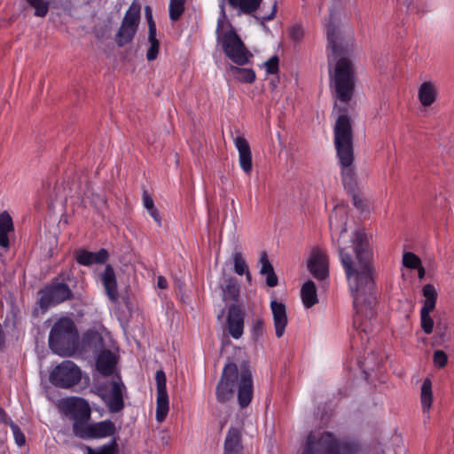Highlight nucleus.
Returning a JSON list of instances; mask_svg holds the SVG:
<instances>
[{
  "label": "nucleus",
  "instance_id": "nucleus-1",
  "mask_svg": "<svg viewBox=\"0 0 454 454\" xmlns=\"http://www.w3.org/2000/svg\"><path fill=\"white\" fill-rule=\"evenodd\" d=\"M347 212L343 206H336L330 215L332 237L338 235L339 253L345 270L349 289L354 298V326L365 335L377 327L375 305L377 297L373 279V252L367 236L354 232L351 241L355 257L345 251L342 239L346 233Z\"/></svg>",
  "mask_w": 454,
  "mask_h": 454
},
{
  "label": "nucleus",
  "instance_id": "nucleus-2",
  "mask_svg": "<svg viewBox=\"0 0 454 454\" xmlns=\"http://www.w3.org/2000/svg\"><path fill=\"white\" fill-rule=\"evenodd\" d=\"M328 41L330 86L336 98L334 110L339 116L334 126V145L341 165L344 187L352 192L356 184L353 167L354 150L351 122L346 114V106L351 99L355 88V67L343 48L338 24L330 18L325 25Z\"/></svg>",
  "mask_w": 454,
  "mask_h": 454
},
{
  "label": "nucleus",
  "instance_id": "nucleus-3",
  "mask_svg": "<svg viewBox=\"0 0 454 454\" xmlns=\"http://www.w3.org/2000/svg\"><path fill=\"white\" fill-rule=\"evenodd\" d=\"M235 392L239 406L247 407L253 396L252 376L247 369L239 372L234 363H229L224 366L216 387V398L221 403H226L234 397Z\"/></svg>",
  "mask_w": 454,
  "mask_h": 454
},
{
  "label": "nucleus",
  "instance_id": "nucleus-4",
  "mask_svg": "<svg viewBox=\"0 0 454 454\" xmlns=\"http://www.w3.org/2000/svg\"><path fill=\"white\" fill-rule=\"evenodd\" d=\"M221 14L217 20V40L226 56L238 65H245L251 56L243 42L232 28L225 13V4H220Z\"/></svg>",
  "mask_w": 454,
  "mask_h": 454
},
{
  "label": "nucleus",
  "instance_id": "nucleus-5",
  "mask_svg": "<svg viewBox=\"0 0 454 454\" xmlns=\"http://www.w3.org/2000/svg\"><path fill=\"white\" fill-rule=\"evenodd\" d=\"M78 332L74 323L68 317L58 319L49 335V346L57 355L69 356L76 349Z\"/></svg>",
  "mask_w": 454,
  "mask_h": 454
},
{
  "label": "nucleus",
  "instance_id": "nucleus-6",
  "mask_svg": "<svg viewBox=\"0 0 454 454\" xmlns=\"http://www.w3.org/2000/svg\"><path fill=\"white\" fill-rule=\"evenodd\" d=\"M354 446L336 438L329 432H311L307 437L302 454H352Z\"/></svg>",
  "mask_w": 454,
  "mask_h": 454
},
{
  "label": "nucleus",
  "instance_id": "nucleus-7",
  "mask_svg": "<svg viewBox=\"0 0 454 454\" xmlns=\"http://www.w3.org/2000/svg\"><path fill=\"white\" fill-rule=\"evenodd\" d=\"M81 377L80 368L74 362L66 360L52 370L50 380L59 387L67 388L79 383Z\"/></svg>",
  "mask_w": 454,
  "mask_h": 454
},
{
  "label": "nucleus",
  "instance_id": "nucleus-8",
  "mask_svg": "<svg viewBox=\"0 0 454 454\" xmlns=\"http://www.w3.org/2000/svg\"><path fill=\"white\" fill-rule=\"evenodd\" d=\"M40 307L46 310L52 306L70 300L73 292L65 283L53 282L43 290L40 291Z\"/></svg>",
  "mask_w": 454,
  "mask_h": 454
},
{
  "label": "nucleus",
  "instance_id": "nucleus-9",
  "mask_svg": "<svg viewBox=\"0 0 454 454\" xmlns=\"http://www.w3.org/2000/svg\"><path fill=\"white\" fill-rule=\"evenodd\" d=\"M139 15L140 6L138 4L133 3L126 12L121 27L115 35V43L120 46L129 43L134 37L139 21Z\"/></svg>",
  "mask_w": 454,
  "mask_h": 454
},
{
  "label": "nucleus",
  "instance_id": "nucleus-10",
  "mask_svg": "<svg viewBox=\"0 0 454 454\" xmlns=\"http://www.w3.org/2000/svg\"><path fill=\"white\" fill-rule=\"evenodd\" d=\"M73 432L76 436L82 439L102 438L114 434V424L110 420H104L98 423L74 421L73 424Z\"/></svg>",
  "mask_w": 454,
  "mask_h": 454
},
{
  "label": "nucleus",
  "instance_id": "nucleus-11",
  "mask_svg": "<svg viewBox=\"0 0 454 454\" xmlns=\"http://www.w3.org/2000/svg\"><path fill=\"white\" fill-rule=\"evenodd\" d=\"M166 375L162 370L155 373V381L157 387L156 396V420L161 423L165 420L169 411V401L167 393Z\"/></svg>",
  "mask_w": 454,
  "mask_h": 454
},
{
  "label": "nucleus",
  "instance_id": "nucleus-12",
  "mask_svg": "<svg viewBox=\"0 0 454 454\" xmlns=\"http://www.w3.org/2000/svg\"><path fill=\"white\" fill-rule=\"evenodd\" d=\"M307 267L311 275L317 280L325 281L329 277L328 257L320 248H314L307 262Z\"/></svg>",
  "mask_w": 454,
  "mask_h": 454
},
{
  "label": "nucleus",
  "instance_id": "nucleus-13",
  "mask_svg": "<svg viewBox=\"0 0 454 454\" xmlns=\"http://www.w3.org/2000/svg\"><path fill=\"white\" fill-rule=\"evenodd\" d=\"M270 310L273 317L275 334L278 338H281L288 324L286 307L284 303L272 300L270 301Z\"/></svg>",
  "mask_w": 454,
  "mask_h": 454
},
{
  "label": "nucleus",
  "instance_id": "nucleus-14",
  "mask_svg": "<svg viewBox=\"0 0 454 454\" xmlns=\"http://www.w3.org/2000/svg\"><path fill=\"white\" fill-rule=\"evenodd\" d=\"M86 195V192L82 185V181L74 179L72 184L68 187V191L66 188L59 185L54 189V198L51 199L50 207L53 206V200H59L62 204L66 203L67 196L73 197L77 196L82 198Z\"/></svg>",
  "mask_w": 454,
  "mask_h": 454
},
{
  "label": "nucleus",
  "instance_id": "nucleus-15",
  "mask_svg": "<svg viewBox=\"0 0 454 454\" xmlns=\"http://www.w3.org/2000/svg\"><path fill=\"white\" fill-rule=\"evenodd\" d=\"M74 254L77 262L83 266L103 264L109 259V253L105 248H101L98 252L80 249L75 251Z\"/></svg>",
  "mask_w": 454,
  "mask_h": 454
},
{
  "label": "nucleus",
  "instance_id": "nucleus-16",
  "mask_svg": "<svg viewBox=\"0 0 454 454\" xmlns=\"http://www.w3.org/2000/svg\"><path fill=\"white\" fill-rule=\"evenodd\" d=\"M234 145L239 152V161L241 169L246 174L252 171V155L248 142L242 137L234 139Z\"/></svg>",
  "mask_w": 454,
  "mask_h": 454
},
{
  "label": "nucleus",
  "instance_id": "nucleus-17",
  "mask_svg": "<svg viewBox=\"0 0 454 454\" xmlns=\"http://www.w3.org/2000/svg\"><path fill=\"white\" fill-rule=\"evenodd\" d=\"M228 330L231 336L234 339H239L243 334L244 319L241 310L232 306L230 308L227 317Z\"/></svg>",
  "mask_w": 454,
  "mask_h": 454
},
{
  "label": "nucleus",
  "instance_id": "nucleus-18",
  "mask_svg": "<svg viewBox=\"0 0 454 454\" xmlns=\"http://www.w3.org/2000/svg\"><path fill=\"white\" fill-rule=\"evenodd\" d=\"M67 407L73 414L74 421L86 422L90 417V408L88 403L82 398H72L67 401Z\"/></svg>",
  "mask_w": 454,
  "mask_h": 454
},
{
  "label": "nucleus",
  "instance_id": "nucleus-19",
  "mask_svg": "<svg viewBox=\"0 0 454 454\" xmlns=\"http://www.w3.org/2000/svg\"><path fill=\"white\" fill-rule=\"evenodd\" d=\"M241 432L239 428L231 427L226 434L223 454H242Z\"/></svg>",
  "mask_w": 454,
  "mask_h": 454
},
{
  "label": "nucleus",
  "instance_id": "nucleus-20",
  "mask_svg": "<svg viewBox=\"0 0 454 454\" xmlns=\"http://www.w3.org/2000/svg\"><path fill=\"white\" fill-rule=\"evenodd\" d=\"M96 36L98 39L97 46L102 51L107 57H110L113 51L114 41L111 36V27L97 26L96 27Z\"/></svg>",
  "mask_w": 454,
  "mask_h": 454
},
{
  "label": "nucleus",
  "instance_id": "nucleus-21",
  "mask_svg": "<svg viewBox=\"0 0 454 454\" xmlns=\"http://www.w3.org/2000/svg\"><path fill=\"white\" fill-rule=\"evenodd\" d=\"M96 369L103 376L114 373V354L110 350L104 349L98 354Z\"/></svg>",
  "mask_w": 454,
  "mask_h": 454
},
{
  "label": "nucleus",
  "instance_id": "nucleus-22",
  "mask_svg": "<svg viewBox=\"0 0 454 454\" xmlns=\"http://www.w3.org/2000/svg\"><path fill=\"white\" fill-rule=\"evenodd\" d=\"M419 100L423 106H431L436 99L437 88L431 82H424L419 88Z\"/></svg>",
  "mask_w": 454,
  "mask_h": 454
},
{
  "label": "nucleus",
  "instance_id": "nucleus-23",
  "mask_svg": "<svg viewBox=\"0 0 454 454\" xmlns=\"http://www.w3.org/2000/svg\"><path fill=\"white\" fill-rule=\"evenodd\" d=\"M82 348L99 354L104 348L103 338L97 331H88L82 338Z\"/></svg>",
  "mask_w": 454,
  "mask_h": 454
},
{
  "label": "nucleus",
  "instance_id": "nucleus-24",
  "mask_svg": "<svg viewBox=\"0 0 454 454\" xmlns=\"http://www.w3.org/2000/svg\"><path fill=\"white\" fill-rule=\"evenodd\" d=\"M301 298L306 309H309L318 302L317 287L312 280H308L302 285Z\"/></svg>",
  "mask_w": 454,
  "mask_h": 454
},
{
  "label": "nucleus",
  "instance_id": "nucleus-25",
  "mask_svg": "<svg viewBox=\"0 0 454 454\" xmlns=\"http://www.w3.org/2000/svg\"><path fill=\"white\" fill-rule=\"evenodd\" d=\"M12 230V217L6 211H4L0 214V246L5 249L9 247L8 233Z\"/></svg>",
  "mask_w": 454,
  "mask_h": 454
},
{
  "label": "nucleus",
  "instance_id": "nucleus-26",
  "mask_svg": "<svg viewBox=\"0 0 454 454\" xmlns=\"http://www.w3.org/2000/svg\"><path fill=\"white\" fill-rule=\"evenodd\" d=\"M106 294L110 301H114V267L107 264L102 272L98 273Z\"/></svg>",
  "mask_w": 454,
  "mask_h": 454
},
{
  "label": "nucleus",
  "instance_id": "nucleus-27",
  "mask_svg": "<svg viewBox=\"0 0 454 454\" xmlns=\"http://www.w3.org/2000/svg\"><path fill=\"white\" fill-rule=\"evenodd\" d=\"M148 41L150 43V46L146 52V59L148 61H153L156 59L158 53H159V42L156 39V26L153 21V20H149V35H148Z\"/></svg>",
  "mask_w": 454,
  "mask_h": 454
},
{
  "label": "nucleus",
  "instance_id": "nucleus-28",
  "mask_svg": "<svg viewBox=\"0 0 454 454\" xmlns=\"http://www.w3.org/2000/svg\"><path fill=\"white\" fill-rule=\"evenodd\" d=\"M261 270L260 272L262 275H266L267 285L273 287L278 285V278L273 270V267L268 260L267 254L265 252L261 254L260 256Z\"/></svg>",
  "mask_w": 454,
  "mask_h": 454
},
{
  "label": "nucleus",
  "instance_id": "nucleus-29",
  "mask_svg": "<svg viewBox=\"0 0 454 454\" xmlns=\"http://www.w3.org/2000/svg\"><path fill=\"white\" fill-rule=\"evenodd\" d=\"M420 402L423 413H429L433 402L432 383L429 379H426L421 386Z\"/></svg>",
  "mask_w": 454,
  "mask_h": 454
},
{
  "label": "nucleus",
  "instance_id": "nucleus-30",
  "mask_svg": "<svg viewBox=\"0 0 454 454\" xmlns=\"http://www.w3.org/2000/svg\"><path fill=\"white\" fill-rule=\"evenodd\" d=\"M423 296L425 298L423 301L422 310H434L437 300V292L434 286L431 284H427L422 289Z\"/></svg>",
  "mask_w": 454,
  "mask_h": 454
},
{
  "label": "nucleus",
  "instance_id": "nucleus-31",
  "mask_svg": "<svg viewBox=\"0 0 454 454\" xmlns=\"http://www.w3.org/2000/svg\"><path fill=\"white\" fill-rule=\"evenodd\" d=\"M234 272L239 276L246 275L248 281L251 280V275L248 271L247 262L240 251H235L231 254Z\"/></svg>",
  "mask_w": 454,
  "mask_h": 454
},
{
  "label": "nucleus",
  "instance_id": "nucleus-32",
  "mask_svg": "<svg viewBox=\"0 0 454 454\" xmlns=\"http://www.w3.org/2000/svg\"><path fill=\"white\" fill-rule=\"evenodd\" d=\"M0 421L8 424L12 429L15 442L18 446H22L26 442V438L20 428L7 418L5 412L0 408Z\"/></svg>",
  "mask_w": 454,
  "mask_h": 454
},
{
  "label": "nucleus",
  "instance_id": "nucleus-33",
  "mask_svg": "<svg viewBox=\"0 0 454 454\" xmlns=\"http://www.w3.org/2000/svg\"><path fill=\"white\" fill-rule=\"evenodd\" d=\"M262 0H228L229 4L241 12L251 13L258 9Z\"/></svg>",
  "mask_w": 454,
  "mask_h": 454
},
{
  "label": "nucleus",
  "instance_id": "nucleus-34",
  "mask_svg": "<svg viewBox=\"0 0 454 454\" xmlns=\"http://www.w3.org/2000/svg\"><path fill=\"white\" fill-rule=\"evenodd\" d=\"M127 397L126 387L115 372V412L121 411L124 404L123 400Z\"/></svg>",
  "mask_w": 454,
  "mask_h": 454
},
{
  "label": "nucleus",
  "instance_id": "nucleus-35",
  "mask_svg": "<svg viewBox=\"0 0 454 454\" xmlns=\"http://www.w3.org/2000/svg\"><path fill=\"white\" fill-rule=\"evenodd\" d=\"M230 70L234 77L239 82L251 83L255 80V74L251 68L231 67Z\"/></svg>",
  "mask_w": 454,
  "mask_h": 454
},
{
  "label": "nucleus",
  "instance_id": "nucleus-36",
  "mask_svg": "<svg viewBox=\"0 0 454 454\" xmlns=\"http://www.w3.org/2000/svg\"><path fill=\"white\" fill-rule=\"evenodd\" d=\"M27 4L35 10L34 15L43 18L47 15L49 7V0H26Z\"/></svg>",
  "mask_w": 454,
  "mask_h": 454
},
{
  "label": "nucleus",
  "instance_id": "nucleus-37",
  "mask_svg": "<svg viewBox=\"0 0 454 454\" xmlns=\"http://www.w3.org/2000/svg\"><path fill=\"white\" fill-rule=\"evenodd\" d=\"M185 0H170L169 17L172 20H177L184 11Z\"/></svg>",
  "mask_w": 454,
  "mask_h": 454
},
{
  "label": "nucleus",
  "instance_id": "nucleus-38",
  "mask_svg": "<svg viewBox=\"0 0 454 454\" xmlns=\"http://www.w3.org/2000/svg\"><path fill=\"white\" fill-rule=\"evenodd\" d=\"M432 310H420L421 328L427 334L433 332L434 321L430 317Z\"/></svg>",
  "mask_w": 454,
  "mask_h": 454
},
{
  "label": "nucleus",
  "instance_id": "nucleus-39",
  "mask_svg": "<svg viewBox=\"0 0 454 454\" xmlns=\"http://www.w3.org/2000/svg\"><path fill=\"white\" fill-rule=\"evenodd\" d=\"M421 260L411 252H405L403 254V264L408 269H416L419 267Z\"/></svg>",
  "mask_w": 454,
  "mask_h": 454
},
{
  "label": "nucleus",
  "instance_id": "nucleus-40",
  "mask_svg": "<svg viewBox=\"0 0 454 454\" xmlns=\"http://www.w3.org/2000/svg\"><path fill=\"white\" fill-rule=\"evenodd\" d=\"M87 454H114V438L107 445L98 449H92L89 446L86 447Z\"/></svg>",
  "mask_w": 454,
  "mask_h": 454
},
{
  "label": "nucleus",
  "instance_id": "nucleus-41",
  "mask_svg": "<svg viewBox=\"0 0 454 454\" xmlns=\"http://www.w3.org/2000/svg\"><path fill=\"white\" fill-rule=\"evenodd\" d=\"M49 7L51 9L61 10L63 12H69V0H49Z\"/></svg>",
  "mask_w": 454,
  "mask_h": 454
},
{
  "label": "nucleus",
  "instance_id": "nucleus-42",
  "mask_svg": "<svg viewBox=\"0 0 454 454\" xmlns=\"http://www.w3.org/2000/svg\"><path fill=\"white\" fill-rule=\"evenodd\" d=\"M263 67H265L267 74H276L278 71V57H271L270 59L263 63Z\"/></svg>",
  "mask_w": 454,
  "mask_h": 454
},
{
  "label": "nucleus",
  "instance_id": "nucleus-43",
  "mask_svg": "<svg viewBox=\"0 0 454 454\" xmlns=\"http://www.w3.org/2000/svg\"><path fill=\"white\" fill-rule=\"evenodd\" d=\"M264 333V324L262 320H256L254 322L252 335L253 338L257 340L261 338Z\"/></svg>",
  "mask_w": 454,
  "mask_h": 454
},
{
  "label": "nucleus",
  "instance_id": "nucleus-44",
  "mask_svg": "<svg viewBox=\"0 0 454 454\" xmlns=\"http://www.w3.org/2000/svg\"><path fill=\"white\" fill-rule=\"evenodd\" d=\"M447 361V355L442 350H436L434 353V363L436 366L442 368L446 365Z\"/></svg>",
  "mask_w": 454,
  "mask_h": 454
},
{
  "label": "nucleus",
  "instance_id": "nucleus-45",
  "mask_svg": "<svg viewBox=\"0 0 454 454\" xmlns=\"http://www.w3.org/2000/svg\"><path fill=\"white\" fill-rule=\"evenodd\" d=\"M303 28L301 25H294L292 27L290 35L294 41H299L303 36Z\"/></svg>",
  "mask_w": 454,
  "mask_h": 454
},
{
  "label": "nucleus",
  "instance_id": "nucleus-46",
  "mask_svg": "<svg viewBox=\"0 0 454 454\" xmlns=\"http://www.w3.org/2000/svg\"><path fill=\"white\" fill-rule=\"evenodd\" d=\"M143 204L147 210L154 207L153 200L146 192L143 194Z\"/></svg>",
  "mask_w": 454,
  "mask_h": 454
},
{
  "label": "nucleus",
  "instance_id": "nucleus-47",
  "mask_svg": "<svg viewBox=\"0 0 454 454\" xmlns=\"http://www.w3.org/2000/svg\"><path fill=\"white\" fill-rule=\"evenodd\" d=\"M353 203H354V206L356 208H358L359 210H364L365 209L364 201L358 195H354L353 196Z\"/></svg>",
  "mask_w": 454,
  "mask_h": 454
},
{
  "label": "nucleus",
  "instance_id": "nucleus-48",
  "mask_svg": "<svg viewBox=\"0 0 454 454\" xmlns=\"http://www.w3.org/2000/svg\"><path fill=\"white\" fill-rule=\"evenodd\" d=\"M148 212L150 215L153 218V220L158 223V225H160L161 219L158 210L155 207H153V209L148 210Z\"/></svg>",
  "mask_w": 454,
  "mask_h": 454
},
{
  "label": "nucleus",
  "instance_id": "nucleus-49",
  "mask_svg": "<svg viewBox=\"0 0 454 454\" xmlns=\"http://www.w3.org/2000/svg\"><path fill=\"white\" fill-rule=\"evenodd\" d=\"M276 6H277V4H276V3H274L270 13L269 15H267V16H263V17L261 18L262 23H263L265 21L271 20L274 19V17L276 15Z\"/></svg>",
  "mask_w": 454,
  "mask_h": 454
},
{
  "label": "nucleus",
  "instance_id": "nucleus-50",
  "mask_svg": "<svg viewBox=\"0 0 454 454\" xmlns=\"http://www.w3.org/2000/svg\"><path fill=\"white\" fill-rule=\"evenodd\" d=\"M157 286L160 289H166L168 286V281L163 276H159L157 278Z\"/></svg>",
  "mask_w": 454,
  "mask_h": 454
},
{
  "label": "nucleus",
  "instance_id": "nucleus-51",
  "mask_svg": "<svg viewBox=\"0 0 454 454\" xmlns=\"http://www.w3.org/2000/svg\"><path fill=\"white\" fill-rule=\"evenodd\" d=\"M227 290L231 294V295L235 296L238 293V288L235 284L231 285L230 284L227 286Z\"/></svg>",
  "mask_w": 454,
  "mask_h": 454
},
{
  "label": "nucleus",
  "instance_id": "nucleus-52",
  "mask_svg": "<svg viewBox=\"0 0 454 454\" xmlns=\"http://www.w3.org/2000/svg\"><path fill=\"white\" fill-rule=\"evenodd\" d=\"M418 270V277L419 279L424 278L426 271L425 269L422 267L421 263L419 264V267L416 268Z\"/></svg>",
  "mask_w": 454,
  "mask_h": 454
},
{
  "label": "nucleus",
  "instance_id": "nucleus-53",
  "mask_svg": "<svg viewBox=\"0 0 454 454\" xmlns=\"http://www.w3.org/2000/svg\"><path fill=\"white\" fill-rule=\"evenodd\" d=\"M108 409L111 412H114V400L110 399L107 403Z\"/></svg>",
  "mask_w": 454,
  "mask_h": 454
},
{
  "label": "nucleus",
  "instance_id": "nucleus-54",
  "mask_svg": "<svg viewBox=\"0 0 454 454\" xmlns=\"http://www.w3.org/2000/svg\"><path fill=\"white\" fill-rule=\"evenodd\" d=\"M145 12H146V16H147L148 20H149L150 19H152V20H153L152 15H151V10H150V7H149V6H146V7H145Z\"/></svg>",
  "mask_w": 454,
  "mask_h": 454
},
{
  "label": "nucleus",
  "instance_id": "nucleus-55",
  "mask_svg": "<svg viewBox=\"0 0 454 454\" xmlns=\"http://www.w3.org/2000/svg\"><path fill=\"white\" fill-rule=\"evenodd\" d=\"M407 2H408L407 4L409 5L410 3H412V0H410V1L407 0Z\"/></svg>",
  "mask_w": 454,
  "mask_h": 454
},
{
  "label": "nucleus",
  "instance_id": "nucleus-56",
  "mask_svg": "<svg viewBox=\"0 0 454 454\" xmlns=\"http://www.w3.org/2000/svg\"><path fill=\"white\" fill-rule=\"evenodd\" d=\"M224 426V422L221 424V428H223Z\"/></svg>",
  "mask_w": 454,
  "mask_h": 454
}]
</instances>
